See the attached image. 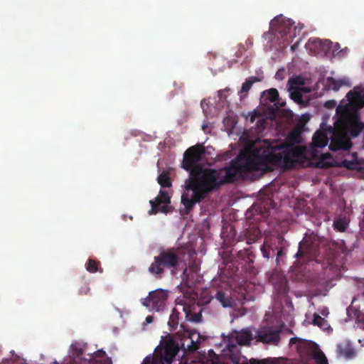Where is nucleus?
<instances>
[{"label":"nucleus","mask_w":364,"mask_h":364,"mask_svg":"<svg viewBox=\"0 0 364 364\" xmlns=\"http://www.w3.org/2000/svg\"><path fill=\"white\" fill-rule=\"evenodd\" d=\"M205 149L202 144L188 148L183 153L181 167L190 171V176L183 186L181 203V215H188L197 203L203 201L213 191L222 186L233 183L237 174L254 171H271L274 166L292 168L304 156L299 146L292 145L272 146L268 141L256 145L251 153L241 151L237 160L223 168H204L198 164L202 160Z\"/></svg>","instance_id":"f257e3e1"},{"label":"nucleus","mask_w":364,"mask_h":364,"mask_svg":"<svg viewBox=\"0 0 364 364\" xmlns=\"http://www.w3.org/2000/svg\"><path fill=\"white\" fill-rule=\"evenodd\" d=\"M199 336L196 332L186 331L182 335L177 333L173 338L168 337L163 344L156 348L153 357L145 358L143 364H171L179 349L184 353L198 349L199 342L197 340Z\"/></svg>","instance_id":"f03ea898"},{"label":"nucleus","mask_w":364,"mask_h":364,"mask_svg":"<svg viewBox=\"0 0 364 364\" xmlns=\"http://www.w3.org/2000/svg\"><path fill=\"white\" fill-rule=\"evenodd\" d=\"M190 254L181 248H167L161 250L157 256L154 257V262L149 267V272L156 279H161L166 269L169 270L172 276H176L178 272L183 269L182 279L187 277L186 261Z\"/></svg>","instance_id":"7ed1b4c3"},{"label":"nucleus","mask_w":364,"mask_h":364,"mask_svg":"<svg viewBox=\"0 0 364 364\" xmlns=\"http://www.w3.org/2000/svg\"><path fill=\"white\" fill-rule=\"evenodd\" d=\"M337 114H340L336 124L345 133L356 137L364 129V124L360 121V114L357 109L348 107V105H338Z\"/></svg>","instance_id":"20e7f679"},{"label":"nucleus","mask_w":364,"mask_h":364,"mask_svg":"<svg viewBox=\"0 0 364 364\" xmlns=\"http://www.w3.org/2000/svg\"><path fill=\"white\" fill-rule=\"evenodd\" d=\"M167 298V291L159 289L150 291L149 295L141 300V303L149 311H160L164 308Z\"/></svg>","instance_id":"39448f33"},{"label":"nucleus","mask_w":364,"mask_h":364,"mask_svg":"<svg viewBox=\"0 0 364 364\" xmlns=\"http://www.w3.org/2000/svg\"><path fill=\"white\" fill-rule=\"evenodd\" d=\"M352 146V142L348 135L336 123V128L331 138L329 149L331 151H348Z\"/></svg>","instance_id":"423d86ee"},{"label":"nucleus","mask_w":364,"mask_h":364,"mask_svg":"<svg viewBox=\"0 0 364 364\" xmlns=\"http://www.w3.org/2000/svg\"><path fill=\"white\" fill-rule=\"evenodd\" d=\"M210 302V299H204L198 301L197 304L193 303L191 304H179L181 311L185 313L186 320L191 322H200L202 318V309L200 305L206 304Z\"/></svg>","instance_id":"0eeeda50"},{"label":"nucleus","mask_w":364,"mask_h":364,"mask_svg":"<svg viewBox=\"0 0 364 364\" xmlns=\"http://www.w3.org/2000/svg\"><path fill=\"white\" fill-rule=\"evenodd\" d=\"M280 332L281 331L276 328L262 327L257 331V341L277 346L280 341Z\"/></svg>","instance_id":"6e6552de"},{"label":"nucleus","mask_w":364,"mask_h":364,"mask_svg":"<svg viewBox=\"0 0 364 364\" xmlns=\"http://www.w3.org/2000/svg\"><path fill=\"white\" fill-rule=\"evenodd\" d=\"M170 203L171 198L168 193L161 190L155 200H150L151 209L149 211V213L150 215L156 214L159 212L167 213L171 211V207L168 205Z\"/></svg>","instance_id":"1a4fd4ad"},{"label":"nucleus","mask_w":364,"mask_h":364,"mask_svg":"<svg viewBox=\"0 0 364 364\" xmlns=\"http://www.w3.org/2000/svg\"><path fill=\"white\" fill-rule=\"evenodd\" d=\"M321 254L320 247L318 242H313L310 244L300 242L299 247L295 255L296 258H303L306 261L316 259Z\"/></svg>","instance_id":"9d476101"},{"label":"nucleus","mask_w":364,"mask_h":364,"mask_svg":"<svg viewBox=\"0 0 364 364\" xmlns=\"http://www.w3.org/2000/svg\"><path fill=\"white\" fill-rule=\"evenodd\" d=\"M294 22L291 19H284L282 16L275 17L270 23V26L275 30L276 32L280 33L282 36L290 35V37H294L290 34L292 29Z\"/></svg>","instance_id":"9b49d317"},{"label":"nucleus","mask_w":364,"mask_h":364,"mask_svg":"<svg viewBox=\"0 0 364 364\" xmlns=\"http://www.w3.org/2000/svg\"><path fill=\"white\" fill-rule=\"evenodd\" d=\"M332 42L328 40H321L316 38H311L306 46L310 51L314 53H320L322 52H326L331 48Z\"/></svg>","instance_id":"f8f14e48"},{"label":"nucleus","mask_w":364,"mask_h":364,"mask_svg":"<svg viewBox=\"0 0 364 364\" xmlns=\"http://www.w3.org/2000/svg\"><path fill=\"white\" fill-rule=\"evenodd\" d=\"M208 299H210L208 297ZM212 299H215L224 308H232L234 304V301L231 296V291L230 289H217Z\"/></svg>","instance_id":"ddd939ff"},{"label":"nucleus","mask_w":364,"mask_h":364,"mask_svg":"<svg viewBox=\"0 0 364 364\" xmlns=\"http://www.w3.org/2000/svg\"><path fill=\"white\" fill-rule=\"evenodd\" d=\"M275 206L276 203L274 201L269 198H267L264 200L254 204L251 208L247 210V214L255 210V211L258 213V215H261L263 212H268L270 209L274 208Z\"/></svg>","instance_id":"4468645a"},{"label":"nucleus","mask_w":364,"mask_h":364,"mask_svg":"<svg viewBox=\"0 0 364 364\" xmlns=\"http://www.w3.org/2000/svg\"><path fill=\"white\" fill-rule=\"evenodd\" d=\"M337 353L338 356L343 357L347 360L352 359L356 355L355 349L348 343H341L338 344Z\"/></svg>","instance_id":"2eb2a0df"},{"label":"nucleus","mask_w":364,"mask_h":364,"mask_svg":"<svg viewBox=\"0 0 364 364\" xmlns=\"http://www.w3.org/2000/svg\"><path fill=\"white\" fill-rule=\"evenodd\" d=\"M261 101L264 105L268 106L271 103L274 105L279 101V92L275 88H270L264 91L261 95Z\"/></svg>","instance_id":"dca6fc26"},{"label":"nucleus","mask_w":364,"mask_h":364,"mask_svg":"<svg viewBox=\"0 0 364 364\" xmlns=\"http://www.w3.org/2000/svg\"><path fill=\"white\" fill-rule=\"evenodd\" d=\"M259 81L260 79L256 76H252L247 78L242 83L241 89L238 91V95L240 96V100H242L247 97V93L252 88L253 84Z\"/></svg>","instance_id":"f3484780"},{"label":"nucleus","mask_w":364,"mask_h":364,"mask_svg":"<svg viewBox=\"0 0 364 364\" xmlns=\"http://www.w3.org/2000/svg\"><path fill=\"white\" fill-rule=\"evenodd\" d=\"M261 232L257 227H250L245 231L244 237L247 244H252L260 238Z\"/></svg>","instance_id":"a211bd4d"},{"label":"nucleus","mask_w":364,"mask_h":364,"mask_svg":"<svg viewBox=\"0 0 364 364\" xmlns=\"http://www.w3.org/2000/svg\"><path fill=\"white\" fill-rule=\"evenodd\" d=\"M179 304H183V303L177 302L176 306L173 309L171 314L170 315L168 324L170 326L171 330H175L178 327L179 323V314L181 310Z\"/></svg>","instance_id":"6ab92c4d"},{"label":"nucleus","mask_w":364,"mask_h":364,"mask_svg":"<svg viewBox=\"0 0 364 364\" xmlns=\"http://www.w3.org/2000/svg\"><path fill=\"white\" fill-rule=\"evenodd\" d=\"M235 340L240 346L249 345L252 340V334L250 330L243 329L237 333Z\"/></svg>","instance_id":"aec40b11"},{"label":"nucleus","mask_w":364,"mask_h":364,"mask_svg":"<svg viewBox=\"0 0 364 364\" xmlns=\"http://www.w3.org/2000/svg\"><path fill=\"white\" fill-rule=\"evenodd\" d=\"M328 138L322 132H316L312 139V144L315 147L323 148L328 144Z\"/></svg>","instance_id":"412c9836"},{"label":"nucleus","mask_w":364,"mask_h":364,"mask_svg":"<svg viewBox=\"0 0 364 364\" xmlns=\"http://www.w3.org/2000/svg\"><path fill=\"white\" fill-rule=\"evenodd\" d=\"M298 343V351L302 353L305 348H310L311 346L315 345V343H312L301 338L294 337L290 339V344H294Z\"/></svg>","instance_id":"4be33fe9"},{"label":"nucleus","mask_w":364,"mask_h":364,"mask_svg":"<svg viewBox=\"0 0 364 364\" xmlns=\"http://www.w3.org/2000/svg\"><path fill=\"white\" fill-rule=\"evenodd\" d=\"M100 263L94 259H89L86 263V269L90 273H95L97 271L102 272V269L99 267Z\"/></svg>","instance_id":"5701e85b"},{"label":"nucleus","mask_w":364,"mask_h":364,"mask_svg":"<svg viewBox=\"0 0 364 364\" xmlns=\"http://www.w3.org/2000/svg\"><path fill=\"white\" fill-rule=\"evenodd\" d=\"M261 251L263 257L267 259L275 255V250L267 242H264L261 247Z\"/></svg>","instance_id":"b1692460"},{"label":"nucleus","mask_w":364,"mask_h":364,"mask_svg":"<svg viewBox=\"0 0 364 364\" xmlns=\"http://www.w3.org/2000/svg\"><path fill=\"white\" fill-rule=\"evenodd\" d=\"M159 184L164 188H169L171 186V181L167 173H161L157 178Z\"/></svg>","instance_id":"393cba45"},{"label":"nucleus","mask_w":364,"mask_h":364,"mask_svg":"<svg viewBox=\"0 0 364 364\" xmlns=\"http://www.w3.org/2000/svg\"><path fill=\"white\" fill-rule=\"evenodd\" d=\"M341 166L346 168L348 170H359L360 164L356 161H349L344 159L341 161Z\"/></svg>","instance_id":"a878e982"},{"label":"nucleus","mask_w":364,"mask_h":364,"mask_svg":"<svg viewBox=\"0 0 364 364\" xmlns=\"http://www.w3.org/2000/svg\"><path fill=\"white\" fill-rule=\"evenodd\" d=\"M314 358L317 364H328L326 355L320 350H316L315 351V353H314Z\"/></svg>","instance_id":"bb28decb"},{"label":"nucleus","mask_w":364,"mask_h":364,"mask_svg":"<svg viewBox=\"0 0 364 364\" xmlns=\"http://www.w3.org/2000/svg\"><path fill=\"white\" fill-rule=\"evenodd\" d=\"M347 225L346 221L342 219H338L333 223L334 229L340 232H344L347 228Z\"/></svg>","instance_id":"cd10ccee"},{"label":"nucleus","mask_w":364,"mask_h":364,"mask_svg":"<svg viewBox=\"0 0 364 364\" xmlns=\"http://www.w3.org/2000/svg\"><path fill=\"white\" fill-rule=\"evenodd\" d=\"M234 364H240L238 359L233 360ZM245 364H269V359L257 360L255 358H251L248 362Z\"/></svg>","instance_id":"c85d7f7f"},{"label":"nucleus","mask_w":364,"mask_h":364,"mask_svg":"<svg viewBox=\"0 0 364 364\" xmlns=\"http://www.w3.org/2000/svg\"><path fill=\"white\" fill-rule=\"evenodd\" d=\"M328 86L333 90L337 91L343 85L341 81L336 80L333 77H328Z\"/></svg>","instance_id":"c756f323"},{"label":"nucleus","mask_w":364,"mask_h":364,"mask_svg":"<svg viewBox=\"0 0 364 364\" xmlns=\"http://www.w3.org/2000/svg\"><path fill=\"white\" fill-rule=\"evenodd\" d=\"M313 324L323 328L327 324V321L319 315L315 314L314 316Z\"/></svg>","instance_id":"7c9ffc66"},{"label":"nucleus","mask_w":364,"mask_h":364,"mask_svg":"<svg viewBox=\"0 0 364 364\" xmlns=\"http://www.w3.org/2000/svg\"><path fill=\"white\" fill-rule=\"evenodd\" d=\"M346 97L348 98V100L352 102L353 101H356L360 98V93L353 90H350L348 92Z\"/></svg>","instance_id":"2f4dec72"},{"label":"nucleus","mask_w":364,"mask_h":364,"mask_svg":"<svg viewBox=\"0 0 364 364\" xmlns=\"http://www.w3.org/2000/svg\"><path fill=\"white\" fill-rule=\"evenodd\" d=\"M291 98L295 102H299V103L302 102L303 95H302L301 92H299L298 90L294 91V92L291 93Z\"/></svg>","instance_id":"473e14b6"},{"label":"nucleus","mask_w":364,"mask_h":364,"mask_svg":"<svg viewBox=\"0 0 364 364\" xmlns=\"http://www.w3.org/2000/svg\"><path fill=\"white\" fill-rule=\"evenodd\" d=\"M266 123H267L266 119H264L263 117L259 116V119L257 121V126L258 127H262V129H264Z\"/></svg>","instance_id":"72a5a7b5"},{"label":"nucleus","mask_w":364,"mask_h":364,"mask_svg":"<svg viewBox=\"0 0 364 364\" xmlns=\"http://www.w3.org/2000/svg\"><path fill=\"white\" fill-rule=\"evenodd\" d=\"M259 116H260V115L259 114V113H258V112H254L251 114V116H250V122H251V123H254L257 118H258V119H259Z\"/></svg>","instance_id":"f704fd0d"},{"label":"nucleus","mask_w":364,"mask_h":364,"mask_svg":"<svg viewBox=\"0 0 364 364\" xmlns=\"http://www.w3.org/2000/svg\"><path fill=\"white\" fill-rule=\"evenodd\" d=\"M284 255V248L282 247H280L277 252V263H279V259L280 257L283 256Z\"/></svg>","instance_id":"c9c22d12"},{"label":"nucleus","mask_w":364,"mask_h":364,"mask_svg":"<svg viewBox=\"0 0 364 364\" xmlns=\"http://www.w3.org/2000/svg\"><path fill=\"white\" fill-rule=\"evenodd\" d=\"M336 105V102L333 100L327 101L325 103V107L328 108H331Z\"/></svg>","instance_id":"e433bc0d"},{"label":"nucleus","mask_w":364,"mask_h":364,"mask_svg":"<svg viewBox=\"0 0 364 364\" xmlns=\"http://www.w3.org/2000/svg\"><path fill=\"white\" fill-rule=\"evenodd\" d=\"M153 321H154V317L152 316H146V318L145 319L144 324L151 323L153 322Z\"/></svg>","instance_id":"4c0bfd02"},{"label":"nucleus","mask_w":364,"mask_h":364,"mask_svg":"<svg viewBox=\"0 0 364 364\" xmlns=\"http://www.w3.org/2000/svg\"><path fill=\"white\" fill-rule=\"evenodd\" d=\"M229 90H229V88H225V90H219V91H218V96H219V97H220V98L225 97L224 96V93H223V92H228V91H229Z\"/></svg>","instance_id":"58836bf2"},{"label":"nucleus","mask_w":364,"mask_h":364,"mask_svg":"<svg viewBox=\"0 0 364 364\" xmlns=\"http://www.w3.org/2000/svg\"><path fill=\"white\" fill-rule=\"evenodd\" d=\"M339 245V243L338 242H333L331 244V247L330 248L331 249H333V250H335L338 247V246Z\"/></svg>","instance_id":"ea45409f"},{"label":"nucleus","mask_w":364,"mask_h":364,"mask_svg":"<svg viewBox=\"0 0 364 364\" xmlns=\"http://www.w3.org/2000/svg\"><path fill=\"white\" fill-rule=\"evenodd\" d=\"M0 364H14V362L11 360L6 359L4 360L2 363Z\"/></svg>","instance_id":"a19ab883"},{"label":"nucleus","mask_w":364,"mask_h":364,"mask_svg":"<svg viewBox=\"0 0 364 364\" xmlns=\"http://www.w3.org/2000/svg\"><path fill=\"white\" fill-rule=\"evenodd\" d=\"M297 47H298V43H294V45H292L291 46V49L292 51H295L296 49L297 48Z\"/></svg>","instance_id":"79ce46f5"},{"label":"nucleus","mask_w":364,"mask_h":364,"mask_svg":"<svg viewBox=\"0 0 364 364\" xmlns=\"http://www.w3.org/2000/svg\"><path fill=\"white\" fill-rule=\"evenodd\" d=\"M358 321H359V322L363 323V328L364 330V315L361 318H359Z\"/></svg>","instance_id":"37998d69"},{"label":"nucleus","mask_w":364,"mask_h":364,"mask_svg":"<svg viewBox=\"0 0 364 364\" xmlns=\"http://www.w3.org/2000/svg\"><path fill=\"white\" fill-rule=\"evenodd\" d=\"M297 80H298V79H295V80H294V79H290V80H289V82H292V81H293V82H296V83H297V84H299V85H301V83L300 82H297Z\"/></svg>","instance_id":"c03bdc74"},{"label":"nucleus","mask_w":364,"mask_h":364,"mask_svg":"<svg viewBox=\"0 0 364 364\" xmlns=\"http://www.w3.org/2000/svg\"><path fill=\"white\" fill-rule=\"evenodd\" d=\"M276 76H281V74H279V72L277 73Z\"/></svg>","instance_id":"a18cd8bd"},{"label":"nucleus","mask_w":364,"mask_h":364,"mask_svg":"<svg viewBox=\"0 0 364 364\" xmlns=\"http://www.w3.org/2000/svg\"><path fill=\"white\" fill-rule=\"evenodd\" d=\"M276 76H281V74H279V72L277 73Z\"/></svg>","instance_id":"49530a36"},{"label":"nucleus","mask_w":364,"mask_h":364,"mask_svg":"<svg viewBox=\"0 0 364 364\" xmlns=\"http://www.w3.org/2000/svg\"><path fill=\"white\" fill-rule=\"evenodd\" d=\"M321 166V167H326V166L323 164H322Z\"/></svg>","instance_id":"de8ad7c7"},{"label":"nucleus","mask_w":364,"mask_h":364,"mask_svg":"<svg viewBox=\"0 0 364 364\" xmlns=\"http://www.w3.org/2000/svg\"><path fill=\"white\" fill-rule=\"evenodd\" d=\"M85 288L86 290L89 289V288L87 286H85Z\"/></svg>","instance_id":"09e8293b"}]
</instances>
